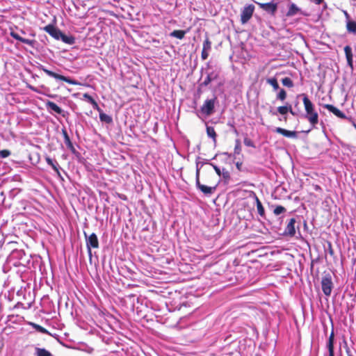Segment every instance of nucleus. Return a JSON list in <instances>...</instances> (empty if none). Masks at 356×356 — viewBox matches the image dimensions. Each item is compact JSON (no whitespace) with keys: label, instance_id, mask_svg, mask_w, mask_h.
I'll return each mask as SVG.
<instances>
[{"label":"nucleus","instance_id":"nucleus-1","mask_svg":"<svg viewBox=\"0 0 356 356\" xmlns=\"http://www.w3.org/2000/svg\"><path fill=\"white\" fill-rule=\"evenodd\" d=\"M302 102L305 110V118L310 124L314 127L318 122V114L316 111L314 104L305 94H302Z\"/></svg>","mask_w":356,"mask_h":356},{"label":"nucleus","instance_id":"nucleus-2","mask_svg":"<svg viewBox=\"0 0 356 356\" xmlns=\"http://www.w3.org/2000/svg\"><path fill=\"white\" fill-rule=\"evenodd\" d=\"M203 163L200 162H197L196 163V175H195V182L196 186L198 189H200L204 195H210L214 193L216 189V186L210 187L200 184V168L202 167Z\"/></svg>","mask_w":356,"mask_h":356},{"label":"nucleus","instance_id":"nucleus-3","mask_svg":"<svg viewBox=\"0 0 356 356\" xmlns=\"http://www.w3.org/2000/svg\"><path fill=\"white\" fill-rule=\"evenodd\" d=\"M38 68L40 70H42L47 75H48L51 77H53L57 80H61V81H65L72 85H79V83L77 81L72 79L69 77L58 74L55 73L51 70H49L46 69L42 65H39L38 66Z\"/></svg>","mask_w":356,"mask_h":356},{"label":"nucleus","instance_id":"nucleus-4","mask_svg":"<svg viewBox=\"0 0 356 356\" xmlns=\"http://www.w3.org/2000/svg\"><path fill=\"white\" fill-rule=\"evenodd\" d=\"M84 236L86 238V247L88 249V256H89V258L91 259V258H92L91 249L99 248L98 238L95 233L88 235L86 232H84Z\"/></svg>","mask_w":356,"mask_h":356},{"label":"nucleus","instance_id":"nucleus-5","mask_svg":"<svg viewBox=\"0 0 356 356\" xmlns=\"http://www.w3.org/2000/svg\"><path fill=\"white\" fill-rule=\"evenodd\" d=\"M334 284L332 282V276L330 273L325 274L321 280V287L323 293L326 296L331 295Z\"/></svg>","mask_w":356,"mask_h":356},{"label":"nucleus","instance_id":"nucleus-6","mask_svg":"<svg viewBox=\"0 0 356 356\" xmlns=\"http://www.w3.org/2000/svg\"><path fill=\"white\" fill-rule=\"evenodd\" d=\"M217 102V97H214L211 99H206L200 108V111L205 116H210L214 112L215 104Z\"/></svg>","mask_w":356,"mask_h":356},{"label":"nucleus","instance_id":"nucleus-7","mask_svg":"<svg viewBox=\"0 0 356 356\" xmlns=\"http://www.w3.org/2000/svg\"><path fill=\"white\" fill-rule=\"evenodd\" d=\"M254 8L252 5H249L243 9L241 14V21L242 24H245L252 17Z\"/></svg>","mask_w":356,"mask_h":356},{"label":"nucleus","instance_id":"nucleus-8","mask_svg":"<svg viewBox=\"0 0 356 356\" xmlns=\"http://www.w3.org/2000/svg\"><path fill=\"white\" fill-rule=\"evenodd\" d=\"M44 31L48 33L51 36L54 38L55 39H60V37L62 35V32L56 28L55 26L52 24H48L43 28Z\"/></svg>","mask_w":356,"mask_h":356},{"label":"nucleus","instance_id":"nucleus-9","mask_svg":"<svg viewBox=\"0 0 356 356\" xmlns=\"http://www.w3.org/2000/svg\"><path fill=\"white\" fill-rule=\"evenodd\" d=\"M257 4L260 7V8L263 9L264 10L271 15H275L277 9V3L273 2L266 3H257Z\"/></svg>","mask_w":356,"mask_h":356},{"label":"nucleus","instance_id":"nucleus-10","mask_svg":"<svg viewBox=\"0 0 356 356\" xmlns=\"http://www.w3.org/2000/svg\"><path fill=\"white\" fill-rule=\"evenodd\" d=\"M219 73L216 70L209 72L204 80L200 83L201 86H207L211 81L218 78Z\"/></svg>","mask_w":356,"mask_h":356},{"label":"nucleus","instance_id":"nucleus-11","mask_svg":"<svg viewBox=\"0 0 356 356\" xmlns=\"http://www.w3.org/2000/svg\"><path fill=\"white\" fill-rule=\"evenodd\" d=\"M46 107L49 111L50 113L54 112L57 114L62 115L64 116L63 110L61 109L57 104L51 101H47L46 102Z\"/></svg>","mask_w":356,"mask_h":356},{"label":"nucleus","instance_id":"nucleus-12","mask_svg":"<svg viewBox=\"0 0 356 356\" xmlns=\"http://www.w3.org/2000/svg\"><path fill=\"white\" fill-rule=\"evenodd\" d=\"M323 107L325 108L326 109H327L329 111L332 112L333 114H334L336 116H337L339 118H341V119L346 118V115L342 111H341L339 109H338L337 108L334 106L333 105L325 104L323 106Z\"/></svg>","mask_w":356,"mask_h":356},{"label":"nucleus","instance_id":"nucleus-13","mask_svg":"<svg viewBox=\"0 0 356 356\" xmlns=\"http://www.w3.org/2000/svg\"><path fill=\"white\" fill-rule=\"evenodd\" d=\"M10 35L14 39H15V40H17L18 41H20V42H23L24 44H29V45H30L31 47H34V44L36 42V41L34 40H29V39H26L24 38H22L19 34H17V33L13 32V31H12L10 33Z\"/></svg>","mask_w":356,"mask_h":356},{"label":"nucleus","instance_id":"nucleus-14","mask_svg":"<svg viewBox=\"0 0 356 356\" xmlns=\"http://www.w3.org/2000/svg\"><path fill=\"white\" fill-rule=\"evenodd\" d=\"M295 223H296V219L295 218H291L286 229H285V234L293 236L296 234V229H295Z\"/></svg>","mask_w":356,"mask_h":356},{"label":"nucleus","instance_id":"nucleus-15","mask_svg":"<svg viewBox=\"0 0 356 356\" xmlns=\"http://www.w3.org/2000/svg\"><path fill=\"white\" fill-rule=\"evenodd\" d=\"M275 131L288 138H295L297 135L296 132L294 131H289L281 127H277Z\"/></svg>","mask_w":356,"mask_h":356},{"label":"nucleus","instance_id":"nucleus-16","mask_svg":"<svg viewBox=\"0 0 356 356\" xmlns=\"http://www.w3.org/2000/svg\"><path fill=\"white\" fill-rule=\"evenodd\" d=\"M334 331L332 330L330 334L328 341L327 343V348L328 349L329 355H334Z\"/></svg>","mask_w":356,"mask_h":356},{"label":"nucleus","instance_id":"nucleus-17","mask_svg":"<svg viewBox=\"0 0 356 356\" xmlns=\"http://www.w3.org/2000/svg\"><path fill=\"white\" fill-rule=\"evenodd\" d=\"M83 99H86L88 102L92 104L94 109L100 111V108L97 104V102L88 93H85L83 95Z\"/></svg>","mask_w":356,"mask_h":356},{"label":"nucleus","instance_id":"nucleus-18","mask_svg":"<svg viewBox=\"0 0 356 356\" xmlns=\"http://www.w3.org/2000/svg\"><path fill=\"white\" fill-rule=\"evenodd\" d=\"M45 160H46V162L47 163V164L49 165L50 166H51L53 170L58 175H60V172H59V169H58V168H59L58 163L56 161H54L53 159H51V158H49L48 156L45 158Z\"/></svg>","mask_w":356,"mask_h":356},{"label":"nucleus","instance_id":"nucleus-19","mask_svg":"<svg viewBox=\"0 0 356 356\" xmlns=\"http://www.w3.org/2000/svg\"><path fill=\"white\" fill-rule=\"evenodd\" d=\"M346 29L348 33L356 34V21L346 22Z\"/></svg>","mask_w":356,"mask_h":356},{"label":"nucleus","instance_id":"nucleus-20","mask_svg":"<svg viewBox=\"0 0 356 356\" xmlns=\"http://www.w3.org/2000/svg\"><path fill=\"white\" fill-rule=\"evenodd\" d=\"M254 198H255V201H256V204H257V209L258 213L260 215V216L264 217L265 210H264V208L261 201L256 195H254Z\"/></svg>","mask_w":356,"mask_h":356},{"label":"nucleus","instance_id":"nucleus-21","mask_svg":"<svg viewBox=\"0 0 356 356\" xmlns=\"http://www.w3.org/2000/svg\"><path fill=\"white\" fill-rule=\"evenodd\" d=\"M186 33L184 30H175L170 33V35L178 39H183Z\"/></svg>","mask_w":356,"mask_h":356},{"label":"nucleus","instance_id":"nucleus-22","mask_svg":"<svg viewBox=\"0 0 356 356\" xmlns=\"http://www.w3.org/2000/svg\"><path fill=\"white\" fill-rule=\"evenodd\" d=\"M207 136L213 139L214 143H216L217 134L212 127L207 126Z\"/></svg>","mask_w":356,"mask_h":356},{"label":"nucleus","instance_id":"nucleus-23","mask_svg":"<svg viewBox=\"0 0 356 356\" xmlns=\"http://www.w3.org/2000/svg\"><path fill=\"white\" fill-rule=\"evenodd\" d=\"M300 9L298 8V6L294 4L291 3L289 6V10L286 13V15L289 17L293 16L296 15L299 12Z\"/></svg>","mask_w":356,"mask_h":356},{"label":"nucleus","instance_id":"nucleus-24","mask_svg":"<svg viewBox=\"0 0 356 356\" xmlns=\"http://www.w3.org/2000/svg\"><path fill=\"white\" fill-rule=\"evenodd\" d=\"M36 356H52L51 353L44 348H35Z\"/></svg>","mask_w":356,"mask_h":356},{"label":"nucleus","instance_id":"nucleus-25","mask_svg":"<svg viewBox=\"0 0 356 356\" xmlns=\"http://www.w3.org/2000/svg\"><path fill=\"white\" fill-rule=\"evenodd\" d=\"M99 112V119L102 122H105L106 123L112 122V118L111 116L104 113H102L101 109Z\"/></svg>","mask_w":356,"mask_h":356},{"label":"nucleus","instance_id":"nucleus-26","mask_svg":"<svg viewBox=\"0 0 356 356\" xmlns=\"http://www.w3.org/2000/svg\"><path fill=\"white\" fill-rule=\"evenodd\" d=\"M60 38L62 40L63 42H64L67 44H72L74 43V38L73 37L67 36L66 35L63 34V33H62V35L60 37Z\"/></svg>","mask_w":356,"mask_h":356},{"label":"nucleus","instance_id":"nucleus-27","mask_svg":"<svg viewBox=\"0 0 356 356\" xmlns=\"http://www.w3.org/2000/svg\"><path fill=\"white\" fill-rule=\"evenodd\" d=\"M267 83L273 87L274 90H277L280 88L277 80L275 78L268 79Z\"/></svg>","mask_w":356,"mask_h":356},{"label":"nucleus","instance_id":"nucleus-28","mask_svg":"<svg viewBox=\"0 0 356 356\" xmlns=\"http://www.w3.org/2000/svg\"><path fill=\"white\" fill-rule=\"evenodd\" d=\"M63 136H64V141H65V145L69 148H73L72 143V142L70 140V137H69L66 130H65V129L63 130Z\"/></svg>","mask_w":356,"mask_h":356},{"label":"nucleus","instance_id":"nucleus-29","mask_svg":"<svg viewBox=\"0 0 356 356\" xmlns=\"http://www.w3.org/2000/svg\"><path fill=\"white\" fill-rule=\"evenodd\" d=\"M282 83L284 86L291 88L293 86L292 80L289 77H285L282 79Z\"/></svg>","mask_w":356,"mask_h":356},{"label":"nucleus","instance_id":"nucleus-30","mask_svg":"<svg viewBox=\"0 0 356 356\" xmlns=\"http://www.w3.org/2000/svg\"><path fill=\"white\" fill-rule=\"evenodd\" d=\"M203 50L210 51L211 49V42L209 40V38H207L204 42H203Z\"/></svg>","mask_w":356,"mask_h":356},{"label":"nucleus","instance_id":"nucleus-31","mask_svg":"<svg viewBox=\"0 0 356 356\" xmlns=\"http://www.w3.org/2000/svg\"><path fill=\"white\" fill-rule=\"evenodd\" d=\"M286 98V92L284 89H281L277 95V99L284 101Z\"/></svg>","mask_w":356,"mask_h":356},{"label":"nucleus","instance_id":"nucleus-32","mask_svg":"<svg viewBox=\"0 0 356 356\" xmlns=\"http://www.w3.org/2000/svg\"><path fill=\"white\" fill-rule=\"evenodd\" d=\"M241 152V142L238 139L236 140V144L234 147V154H239Z\"/></svg>","mask_w":356,"mask_h":356},{"label":"nucleus","instance_id":"nucleus-33","mask_svg":"<svg viewBox=\"0 0 356 356\" xmlns=\"http://www.w3.org/2000/svg\"><path fill=\"white\" fill-rule=\"evenodd\" d=\"M286 211V209L282 206H277L274 209V214L276 216H278L282 213H284Z\"/></svg>","mask_w":356,"mask_h":356},{"label":"nucleus","instance_id":"nucleus-34","mask_svg":"<svg viewBox=\"0 0 356 356\" xmlns=\"http://www.w3.org/2000/svg\"><path fill=\"white\" fill-rule=\"evenodd\" d=\"M344 51L347 60H350V57H353L351 48L349 46H346L344 47Z\"/></svg>","mask_w":356,"mask_h":356},{"label":"nucleus","instance_id":"nucleus-35","mask_svg":"<svg viewBox=\"0 0 356 356\" xmlns=\"http://www.w3.org/2000/svg\"><path fill=\"white\" fill-rule=\"evenodd\" d=\"M277 112L281 115H285L289 112L288 106H279L277 108Z\"/></svg>","mask_w":356,"mask_h":356},{"label":"nucleus","instance_id":"nucleus-36","mask_svg":"<svg viewBox=\"0 0 356 356\" xmlns=\"http://www.w3.org/2000/svg\"><path fill=\"white\" fill-rule=\"evenodd\" d=\"M243 143H244L245 145H246L247 147H255L254 142L250 138H249L248 137H245L244 138Z\"/></svg>","mask_w":356,"mask_h":356},{"label":"nucleus","instance_id":"nucleus-37","mask_svg":"<svg viewBox=\"0 0 356 356\" xmlns=\"http://www.w3.org/2000/svg\"><path fill=\"white\" fill-rule=\"evenodd\" d=\"M10 155V152L7 149L0 150V158H6Z\"/></svg>","mask_w":356,"mask_h":356},{"label":"nucleus","instance_id":"nucleus-38","mask_svg":"<svg viewBox=\"0 0 356 356\" xmlns=\"http://www.w3.org/2000/svg\"><path fill=\"white\" fill-rule=\"evenodd\" d=\"M209 51L203 50L202 51L201 57L202 60H206L209 57Z\"/></svg>","mask_w":356,"mask_h":356},{"label":"nucleus","instance_id":"nucleus-39","mask_svg":"<svg viewBox=\"0 0 356 356\" xmlns=\"http://www.w3.org/2000/svg\"><path fill=\"white\" fill-rule=\"evenodd\" d=\"M211 165H212V167L213 168V169L215 170L216 172L217 173V175L218 176H221V171H220V169L216 165H213L212 163H211Z\"/></svg>","mask_w":356,"mask_h":356},{"label":"nucleus","instance_id":"nucleus-40","mask_svg":"<svg viewBox=\"0 0 356 356\" xmlns=\"http://www.w3.org/2000/svg\"><path fill=\"white\" fill-rule=\"evenodd\" d=\"M343 14L346 17V22L351 20L350 17L346 10L343 11Z\"/></svg>","mask_w":356,"mask_h":356},{"label":"nucleus","instance_id":"nucleus-41","mask_svg":"<svg viewBox=\"0 0 356 356\" xmlns=\"http://www.w3.org/2000/svg\"><path fill=\"white\" fill-rule=\"evenodd\" d=\"M221 175H222L224 178H228L229 177V172L225 170H223V172L222 173H221Z\"/></svg>","mask_w":356,"mask_h":356},{"label":"nucleus","instance_id":"nucleus-42","mask_svg":"<svg viewBox=\"0 0 356 356\" xmlns=\"http://www.w3.org/2000/svg\"><path fill=\"white\" fill-rule=\"evenodd\" d=\"M288 108H289V112H290L293 115H296V113L292 110V108H291V105H289L288 106Z\"/></svg>","mask_w":356,"mask_h":356},{"label":"nucleus","instance_id":"nucleus-43","mask_svg":"<svg viewBox=\"0 0 356 356\" xmlns=\"http://www.w3.org/2000/svg\"><path fill=\"white\" fill-rule=\"evenodd\" d=\"M288 108H289V112H290L293 115H296V113L292 110V108H291V105H289L288 106Z\"/></svg>","mask_w":356,"mask_h":356},{"label":"nucleus","instance_id":"nucleus-44","mask_svg":"<svg viewBox=\"0 0 356 356\" xmlns=\"http://www.w3.org/2000/svg\"><path fill=\"white\" fill-rule=\"evenodd\" d=\"M241 165H242V163H236V168H237L238 170H240Z\"/></svg>","mask_w":356,"mask_h":356},{"label":"nucleus","instance_id":"nucleus-45","mask_svg":"<svg viewBox=\"0 0 356 356\" xmlns=\"http://www.w3.org/2000/svg\"><path fill=\"white\" fill-rule=\"evenodd\" d=\"M353 57H350V60H347L348 63L352 65V61H353V59H352Z\"/></svg>","mask_w":356,"mask_h":356},{"label":"nucleus","instance_id":"nucleus-46","mask_svg":"<svg viewBox=\"0 0 356 356\" xmlns=\"http://www.w3.org/2000/svg\"><path fill=\"white\" fill-rule=\"evenodd\" d=\"M330 253L331 254H333V250H332V248H331V245H330Z\"/></svg>","mask_w":356,"mask_h":356},{"label":"nucleus","instance_id":"nucleus-47","mask_svg":"<svg viewBox=\"0 0 356 356\" xmlns=\"http://www.w3.org/2000/svg\"><path fill=\"white\" fill-rule=\"evenodd\" d=\"M38 327L40 328V330H42V332L44 331V329L40 326H38Z\"/></svg>","mask_w":356,"mask_h":356},{"label":"nucleus","instance_id":"nucleus-48","mask_svg":"<svg viewBox=\"0 0 356 356\" xmlns=\"http://www.w3.org/2000/svg\"><path fill=\"white\" fill-rule=\"evenodd\" d=\"M348 356H353L352 355H348Z\"/></svg>","mask_w":356,"mask_h":356},{"label":"nucleus","instance_id":"nucleus-49","mask_svg":"<svg viewBox=\"0 0 356 356\" xmlns=\"http://www.w3.org/2000/svg\"><path fill=\"white\" fill-rule=\"evenodd\" d=\"M329 356H334V355H329Z\"/></svg>","mask_w":356,"mask_h":356}]
</instances>
